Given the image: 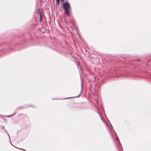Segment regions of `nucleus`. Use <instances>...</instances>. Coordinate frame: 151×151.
Masks as SVG:
<instances>
[{
    "label": "nucleus",
    "mask_w": 151,
    "mask_h": 151,
    "mask_svg": "<svg viewBox=\"0 0 151 151\" xmlns=\"http://www.w3.org/2000/svg\"><path fill=\"white\" fill-rule=\"evenodd\" d=\"M63 5L64 9L65 10V13L68 16H70V3L68 2H65L63 3Z\"/></svg>",
    "instance_id": "obj_1"
},
{
    "label": "nucleus",
    "mask_w": 151,
    "mask_h": 151,
    "mask_svg": "<svg viewBox=\"0 0 151 151\" xmlns=\"http://www.w3.org/2000/svg\"><path fill=\"white\" fill-rule=\"evenodd\" d=\"M56 4L57 6H59L60 4V0H56Z\"/></svg>",
    "instance_id": "obj_2"
},
{
    "label": "nucleus",
    "mask_w": 151,
    "mask_h": 151,
    "mask_svg": "<svg viewBox=\"0 0 151 151\" xmlns=\"http://www.w3.org/2000/svg\"><path fill=\"white\" fill-rule=\"evenodd\" d=\"M40 20L41 22H42V15L40 12Z\"/></svg>",
    "instance_id": "obj_3"
},
{
    "label": "nucleus",
    "mask_w": 151,
    "mask_h": 151,
    "mask_svg": "<svg viewBox=\"0 0 151 151\" xmlns=\"http://www.w3.org/2000/svg\"><path fill=\"white\" fill-rule=\"evenodd\" d=\"M64 0H60L61 2H63Z\"/></svg>",
    "instance_id": "obj_4"
},
{
    "label": "nucleus",
    "mask_w": 151,
    "mask_h": 151,
    "mask_svg": "<svg viewBox=\"0 0 151 151\" xmlns=\"http://www.w3.org/2000/svg\"><path fill=\"white\" fill-rule=\"evenodd\" d=\"M95 59L96 60H98V58H95Z\"/></svg>",
    "instance_id": "obj_5"
}]
</instances>
